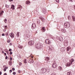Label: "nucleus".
<instances>
[{"label": "nucleus", "instance_id": "obj_12", "mask_svg": "<svg viewBox=\"0 0 75 75\" xmlns=\"http://www.w3.org/2000/svg\"><path fill=\"white\" fill-rule=\"evenodd\" d=\"M72 18L73 21H75V16H73L72 17Z\"/></svg>", "mask_w": 75, "mask_h": 75}, {"label": "nucleus", "instance_id": "obj_41", "mask_svg": "<svg viewBox=\"0 0 75 75\" xmlns=\"http://www.w3.org/2000/svg\"><path fill=\"white\" fill-rule=\"evenodd\" d=\"M5 6L6 7H9V6L8 5H6Z\"/></svg>", "mask_w": 75, "mask_h": 75}, {"label": "nucleus", "instance_id": "obj_6", "mask_svg": "<svg viewBox=\"0 0 75 75\" xmlns=\"http://www.w3.org/2000/svg\"><path fill=\"white\" fill-rule=\"evenodd\" d=\"M35 27H36V24L34 23H33L32 25V29H34Z\"/></svg>", "mask_w": 75, "mask_h": 75}, {"label": "nucleus", "instance_id": "obj_34", "mask_svg": "<svg viewBox=\"0 0 75 75\" xmlns=\"http://www.w3.org/2000/svg\"><path fill=\"white\" fill-rule=\"evenodd\" d=\"M6 35L7 36H8V32H6Z\"/></svg>", "mask_w": 75, "mask_h": 75}, {"label": "nucleus", "instance_id": "obj_4", "mask_svg": "<svg viewBox=\"0 0 75 75\" xmlns=\"http://www.w3.org/2000/svg\"><path fill=\"white\" fill-rule=\"evenodd\" d=\"M57 64L56 63V62H54L52 64V68H55L57 67Z\"/></svg>", "mask_w": 75, "mask_h": 75}, {"label": "nucleus", "instance_id": "obj_60", "mask_svg": "<svg viewBox=\"0 0 75 75\" xmlns=\"http://www.w3.org/2000/svg\"><path fill=\"white\" fill-rule=\"evenodd\" d=\"M74 9L75 10V5L74 6Z\"/></svg>", "mask_w": 75, "mask_h": 75}, {"label": "nucleus", "instance_id": "obj_43", "mask_svg": "<svg viewBox=\"0 0 75 75\" xmlns=\"http://www.w3.org/2000/svg\"><path fill=\"white\" fill-rule=\"evenodd\" d=\"M56 1L57 3H58L59 1V0H56Z\"/></svg>", "mask_w": 75, "mask_h": 75}, {"label": "nucleus", "instance_id": "obj_10", "mask_svg": "<svg viewBox=\"0 0 75 75\" xmlns=\"http://www.w3.org/2000/svg\"><path fill=\"white\" fill-rule=\"evenodd\" d=\"M64 44L65 46H67V45H68V41L66 40H65L64 41Z\"/></svg>", "mask_w": 75, "mask_h": 75}, {"label": "nucleus", "instance_id": "obj_29", "mask_svg": "<svg viewBox=\"0 0 75 75\" xmlns=\"http://www.w3.org/2000/svg\"><path fill=\"white\" fill-rule=\"evenodd\" d=\"M5 23H7V19H5L4 20Z\"/></svg>", "mask_w": 75, "mask_h": 75}, {"label": "nucleus", "instance_id": "obj_37", "mask_svg": "<svg viewBox=\"0 0 75 75\" xmlns=\"http://www.w3.org/2000/svg\"><path fill=\"white\" fill-rule=\"evenodd\" d=\"M16 72H13V75H16Z\"/></svg>", "mask_w": 75, "mask_h": 75}, {"label": "nucleus", "instance_id": "obj_1", "mask_svg": "<svg viewBox=\"0 0 75 75\" xmlns=\"http://www.w3.org/2000/svg\"><path fill=\"white\" fill-rule=\"evenodd\" d=\"M64 27L66 28H69L70 27V23L68 22H66L64 23Z\"/></svg>", "mask_w": 75, "mask_h": 75}, {"label": "nucleus", "instance_id": "obj_35", "mask_svg": "<svg viewBox=\"0 0 75 75\" xmlns=\"http://www.w3.org/2000/svg\"><path fill=\"white\" fill-rule=\"evenodd\" d=\"M7 26H5V29H7Z\"/></svg>", "mask_w": 75, "mask_h": 75}, {"label": "nucleus", "instance_id": "obj_44", "mask_svg": "<svg viewBox=\"0 0 75 75\" xmlns=\"http://www.w3.org/2000/svg\"><path fill=\"white\" fill-rule=\"evenodd\" d=\"M64 62H67V61H66V59H64Z\"/></svg>", "mask_w": 75, "mask_h": 75}, {"label": "nucleus", "instance_id": "obj_47", "mask_svg": "<svg viewBox=\"0 0 75 75\" xmlns=\"http://www.w3.org/2000/svg\"><path fill=\"white\" fill-rule=\"evenodd\" d=\"M12 57H10V61H12Z\"/></svg>", "mask_w": 75, "mask_h": 75}, {"label": "nucleus", "instance_id": "obj_13", "mask_svg": "<svg viewBox=\"0 0 75 75\" xmlns=\"http://www.w3.org/2000/svg\"><path fill=\"white\" fill-rule=\"evenodd\" d=\"M49 60H50V58H49V57H46V58L45 59V61H49Z\"/></svg>", "mask_w": 75, "mask_h": 75}, {"label": "nucleus", "instance_id": "obj_11", "mask_svg": "<svg viewBox=\"0 0 75 75\" xmlns=\"http://www.w3.org/2000/svg\"><path fill=\"white\" fill-rule=\"evenodd\" d=\"M9 35L11 37H14V34L13 33H11Z\"/></svg>", "mask_w": 75, "mask_h": 75}, {"label": "nucleus", "instance_id": "obj_5", "mask_svg": "<svg viewBox=\"0 0 75 75\" xmlns=\"http://www.w3.org/2000/svg\"><path fill=\"white\" fill-rule=\"evenodd\" d=\"M72 62H69L68 63H67L66 64V67H70V65H72Z\"/></svg>", "mask_w": 75, "mask_h": 75}, {"label": "nucleus", "instance_id": "obj_20", "mask_svg": "<svg viewBox=\"0 0 75 75\" xmlns=\"http://www.w3.org/2000/svg\"><path fill=\"white\" fill-rule=\"evenodd\" d=\"M28 37H27L26 38V39H27V40H29V39H30V35H28Z\"/></svg>", "mask_w": 75, "mask_h": 75}, {"label": "nucleus", "instance_id": "obj_3", "mask_svg": "<svg viewBox=\"0 0 75 75\" xmlns=\"http://www.w3.org/2000/svg\"><path fill=\"white\" fill-rule=\"evenodd\" d=\"M47 71V69L45 68H42L41 69V72L42 73H45Z\"/></svg>", "mask_w": 75, "mask_h": 75}, {"label": "nucleus", "instance_id": "obj_62", "mask_svg": "<svg viewBox=\"0 0 75 75\" xmlns=\"http://www.w3.org/2000/svg\"><path fill=\"white\" fill-rule=\"evenodd\" d=\"M1 71H0V75H1Z\"/></svg>", "mask_w": 75, "mask_h": 75}, {"label": "nucleus", "instance_id": "obj_48", "mask_svg": "<svg viewBox=\"0 0 75 75\" xmlns=\"http://www.w3.org/2000/svg\"><path fill=\"white\" fill-rule=\"evenodd\" d=\"M12 71H14L15 70V69H14V68H13L12 69Z\"/></svg>", "mask_w": 75, "mask_h": 75}, {"label": "nucleus", "instance_id": "obj_24", "mask_svg": "<svg viewBox=\"0 0 75 75\" xmlns=\"http://www.w3.org/2000/svg\"><path fill=\"white\" fill-rule=\"evenodd\" d=\"M72 74H71V72H68L67 73V75H71Z\"/></svg>", "mask_w": 75, "mask_h": 75}, {"label": "nucleus", "instance_id": "obj_39", "mask_svg": "<svg viewBox=\"0 0 75 75\" xmlns=\"http://www.w3.org/2000/svg\"><path fill=\"white\" fill-rule=\"evenodd\" d=\"M37 23L38 24H40V20H39L38 21H37Z\"/></svg>", "mask_w": 75, "mask_h": 75}, {"label": "nucleus", "instance_id": "obj_15", "mask_svg": "<svg viewBox=\"0 0 75 75\" xmlns=\"http://www.w3.org/2000/svg\"><path fill=\"white\" fill-rule=\"evenodd\" d=\"M29 62L30 63H33L34 62V61L31 59L29 60Z\"/></svg>", "mask_w": 75, "mask_h": 75}, {"label": "nucleus", "instance_id": "obj_2", "mask_svg": "<svg viewBox=\"0 0 75 75\" xmlns=\"http://www.w3.org/2000/svg\"><path fill=\"white\" fill-rule=\"evenodd\" d=\"M34 44V42L33 40L29 41L28 42L29 45H33Z\"/></svg>", "mask_w": 75, "mask_h": 75}, {"label": "nucleus", "instance_id": "obj_46", "mask_svg": "<svg viewBox=\"0 0 75 75\" xmlns=\"http://www.w3.org/2000/svg\"><path fill=\"white\" fill-rule=\"evenodd\" d=\"M13 54V52H11L10 53V55H11Z\"/></svg>", "mask_w": 75, "mask_h": 75}, {"label": "nucleus", "instance_id": "obj_59", "mask_svg": "<svg viewBox=\"0 0 75 75\" xmlns=\"http://www.w3.org/2000/svg\"><path fill=\"white\" fill-rule=\"evenodd\" d=\"M10 65H11V63H9Z\"/></svg>", "mask_w": 75, "mask_h": 75}, {"label": "nucleus", "instance_id": "obj_26", "mask_svg": "<svg viewBox=\"0 0 75 75\" xmlns=\"http://www.w3.org/2000/svg\"><path fill=\"white\" fill-rule=\"evenodd\" d=\"M61 30L62 33H65V30H64V29H62Z\"/></svg>", "mask_w": 75, "mask_h": 75}, {"label": "nucleus", "instance_id": "obj_7", "mask_svg": "<svg viewBox=\"0 0 75 75\" xmlns=\"http://www.w3.org/2000/svg\"><path fill=\"white\" fill-rule=\"evenodd\" d=\"M45 42L46 44H50L51 42L50 40L48 39H47L46 40Z\"/></svg>", "mask_w": 75, "mask_h": 75}, {"label": "nucleus", "instance_id": "obj_36", "mask_svg": "<svg viewBox=\"0 0 75 75\" xmlns=\"http://www.w3.org/2000/svg\"><path fill=\"white\" fill-rule=\"evenodd\" d=\"M19 65H22V63H21V62H19Z\"/></svg>", "mask_w": 75, "mask_h": 75}, {"label": "nucleus", "instance_id": "obj_38", "mask_svg": "<svg viewBox=\"0 0 75 75\" xmlns=\"http://www.w3.org/2000/svg\"><path fill=\"white\" fill-rule=\"evenodd\" d=\"M61 40L60 39V41H62V40H63V38H62V37H61Z\"/></svg>", "mask_w": 75, "mask_h": 75}, {"label": "nucleus", "instance_id": "obj_32", "mask_svg": "<svg viewBox=\"0 0 75 75\" xmlns=\"http://www.w3.org/2000/svg\"><path fill=\"white\" fill-rule=\"evenodd\" d=\"M51 75H56V74L55 73H52Z\"/></svg>", "mask_w": 75, "mask_h": 75}, {"label": "nucleus", "instance_id": "obj_52", "mask_svg": "<svg viewBox=\"0 0 75 75\" xmlns=\"http://www.w3.org/2000/svg\"><path fill=\"white\" fill-rule=\"evenodd\" d=\"M13 0H9V1L11 2V1H13Z\"/></svg>", "mask_w": 75, "mask_h": 75}, {"label": "nucleus", "instance_id": "obj_14", "mask_svg": "<svg viewBox=\"0 0 75 75\" xmlns=\"http://www.w3.org/2000/svg\"><path fill=\"white\" fill-rule=\"evenodd\" d=\"M41 30L42 32H44V31H45V27H42L41 29Z\"/></svg>", "mask_w": 75, "mask_h": 75}, {"label": "nucleus", "instance_id": "obj_51", "mask_svg": "<svg viewBox=\"0 0 75 75\" xmlns=\"http://www.w3.org/2000/svg\"><path fill=\"white\" fill-rule=\"evenodd\" d=\"M6 67V65H4L3 66V68H5V67Z\"/></svg>", "mask_w": 75, "mask_h": 75}, {"label": "nucleus", "instance_id": "obj_58", "mask_svg": "<svg viewBox=\"0 0 75 75\" xmlns=\"http://www.w3.org/2000/svg\"><path fill=\"white\" fill-rule=\"evenodd\" d=\"M10 72H12V70H10Z\"/></svg>", "mask_w": 75, "mask_h": 75}, {"label": "nucleus", "instance_id": "obj_8", "mask_svg": "<svg viewBox=\"0 0 75 75\" xmlns=\"http://www.w3.org/2000/svg\"><path fill=\"white\" fill-rule=\"evenodd\" d=\"M11 10H15V6L14 5H12L11 6L10 8Z\"/></svg>", "mask_w": 75, "mask_h": 75}, {"label": "nucleus", "instance_id": "obj_21", "mask_svg": "<svg viewBox=\"0 0 75 75\" xmlns=\"http://www.w3.org/2000/svg\"><path fill=\"white\" fill-rule=\"evenodd\" d=\"M19 33H20V32H17V33L16 36H17V37H19Z\"/></svg>", "mask_w": 75, "mask_h": 75}, {"label": "nucleus", "instance_id": "obj_61", "mask_svg": "<svg viewBox=\"0 0 75 75\" xmlns=\"http://www.w3.org/2000/svg\"><path fill=\"white\" fill-rule=\"evenodd\" d=\"M4 75H7V74L5 73L4 74Z\"/></svg>", "mask_w": 75, "mask_h": 75}, {"label": "nucleus", "instance_id": "obj_53", "mask_svg": "<svg viewBox=\"0 0 75 75\" xmlns=\"http://www.w3.org/2000/svg\"><path fill=\"white\" fill-rule=\"evenodd\" d=\"M18 73H20V72H21L20 70H19L18 71Z\"/></svg>", "mask_w": 75, "mask_h": 75}, {"label": "nucleus", "instance_id": "obj_57", "mask_svg": "<svg viewBox=\"0 0 75 75\" xmlns=\"http://www.w3.org/2000/svg\"><path fill=\"white\" fill-rule=\"evenodd\" d=\"M4 55H5V56L6 55V53H4Z\"/></svg>", "mask_w": 75, "mask_h": 75}, {"label": "nucleus", "instance_id": "obj_50", "mask_svg": "<svg viewBox=\"0 0 75 75\" xmlns=\"http://www.w3.org/2000/svg\"><path fill=\"white\" fill-rule=\"evenodd\" d=\"M9 45H12V43H9Z\"/></svg>", "mask_w": 75, "mask_h": 75}, {"label": "nucleus", "instance_id": "obj_18", "mask_svg": "<svg viewBox=\"0 0 75 75\" xmlns=\"http://www.w3.org/2000/svg\"><path fill=\"white\" fill-rule=\"evenodd\" d=\"M43 13L44 14H45V13H46V10L43 9Z\"/></svg>", "mask_w": 75, "mask_h": 75}, {"label": "nucleus", "instance_id": "obj_23", "mask_svg": "<svg viewBox=\"0 0 75 75\" xmlns=\"http://www.w3.org/2000/svg\"><path fill=\"white\" fill-rule=\"evenodd\" d=\"M61 50L62 52H64L65 51V50L63 48H61Z\"/></svg>", "mask_w": 75, "mask_h": 75}, {"label": "nucleus", "instance_id": "obj_55", "mask_svg": "<svg viewBox=\"0 0 75 75\" xmlns=\"http://www.w3.org/2000/svg\"><path fill=\"white\" fill-rule=\"evenodd\" d=\"M9 63H11V61H9Z\"/></svg>", "mask_w": 75, "mask_h": 75}, {"label": "nucleus", "instance_id": "obj_28", "mask_svg": "<svg viewBox=\"0 0 75 75\" xmlns=\"http://www.w3.org/2000/svg\"><path fill=\"white\" fill-rule=\"evenodd\" d=\"M24 62V63H25V64H26L27 63V60L26 59H25Z\"/></svg>", "mask_w": 75, "mask_h": 75}, {"label": "nucleus", "instance_id": "obj_27", "mask_svg": "<svg viewBox=\"0 0 75 75\" xmlns=\"http://www.w3.org/2000/svg\"><path fill=\"white\" fill-rule=\"evenodd\" d=\"M59 70H60V71H61L62 70V68L61 67H59Z\"/></svg>", "mask_w": 75, "mask_h": 75}, {"label": "nucleus", "instance_id": "obj_45", "mask_svg": "<svg viewBox=\"0 0 75 75\" xmlns=\"http://www.w3.org/2000/svg\"><path fill=\"white\" fill-rule=\"evenodd\" d=\"M11 51H12V50H11V49H9V51H10V52Z\"/></svg>", "mask_w": 75, "mask_h": 75}, {"label": "nucleus", "instance_id": "obj_31", "mask_svg": "<svg viewBox=\"0 0 75 75\" xmlns=\"http://www.w3.org/2000/svg\"><path fill=\"white\" fill-rule=\"evenodd\" d=\"M1 14H2V15L3 14V13H4V11H1V13H0Z\"/></svg>", "mask_w": 75, "mask_h": 75}, {"label": "nucleus", "instance_id": "obj_54", "mask_svg": "<svg viewBox=\"0 0 75 75\" xmlns=\"http://www.w3.org/2000/svg\"><path fill=\"white\" fill-rule=\"evenodd\" d=\"M69 17H70V16H68V19L69 20Z\"/></svg>", "mask_w": 75, "mask_h": 75}, {"label": "nucleus", "instance_id": "obj_25", "mask_svg": "<svg viewBox=\"0 0 75 75\" xmlns=\"http://www.w3.org/2000/svg\"><path fill=\"white\" fill-rule=\"evenodd\" d=\"M18 47L19 48H21V49H22V48H23V46L20 45L18 46Z\"/></svg>", "mask_w": 75, "mask_h": 75}, {"label": "nucleus", "instance_id": "obj_49", "mask_svg": "<svg viewBox=\"0 0 75 75\" xmlns=\"http://www.w3.org/2000/svg\"><path fill=\"white\" fill-rule=\"evenodd\" d=\"M7 58H8V57H7V56H6V57H5V59H7Z\"/></svg>", "mask_w": 75, "mask_h": 75}, {"label": "nucleus", "instance_id": "obj_33", "mask_svg": "<svg viewBox=\"0 0 75 75\" xmlns=\"http://www.w3.org/2000/svg\"><path fill=\"white\" fill-rule=\"evenodd\" d=\"M7 42L8 43H9V42H10V40H8L7 41Z\"/></svg>", "mask_w": 75, "mask_h": 75}, {"label": "nucleus", "instance_id": "obj_30", "mask_svg": "<svg viewBox=\"0 0 75 75\" xmlns=\"http://www.w3.org/2000/svg\"><path fill=\"white\" fill-rule=\"evenodd\" d=\"M41 20L43 22H44V20H45V19L44 18L42 19Z\"/></svg>", "mask_w": 75, "mask_h": 75}, {"label": "nucleus", "instance_id": "obj_63", "mask_svg": "<svg viewBox=\"0 0 75 75\" xmlns=\"http://www.w3.org/2000/svg\"><path fill=\"white\" fill-rule=\"evenodd\" d=\"M1 15H2V14L0 13V17H1Z\"/></svg>", "mask_w": 75, "mask_h": 75}, {"label": "nucleus", "instance_id": "obj_9", "mask_svg": "<svg viewBox=\"0 0 75 75\" xmlns=\"http://www.w3.org/2000/svg\"><path fill=\"white\" fill-rule=\"evenodd\" d=\"M37 48L41 49V48H42V46L41 45H38L37 46Z\"/></svg>", "mask_w": 75, "mask_h": 75}, {"label": "nucleus", "instance_id": "obj_17", "mask_svg": "<svg viewBox=\"0 0 75 75\" xmlns=\"http://www.w3.org/2000/svg\"><path fill=\"white\" fill-rule=\"evenodd\" d=\"M30 3V2L28 1H26V4H29Z\"/></svg>", "mask_w": 75, "mask_h": 75}, {"label": "nucleus", "instance_id": "obj_22", "mask_svg": "<svg viewBox=\"0 0 75 75\" xmlns=\"http://www.w3.org/2000/svg\"><path fill=\"white\" fill-rule=\"evenodd\" d=\"M36 41H40V37H38L36 39Z\"/></svg>", "mask_w": 75, "mask_h": 75}, {"label": "nucleus", "instance_id": "obj_42", "mask_svg": "<svg viewBox=\"0 0 75 75\" xmlns=\"http://www.w3.org/2000/svg\"><path fill=\"white\" fill-rule=\"evenodd\" d=\"M5 35L4 33H3L2 34V36H5Z\"/></svg>", "mask_w": 75, "mask_h": 75}, {"label": "nucleus", "instance_id": "obj_64", "mask_svg": "<svg viewBox=\"0 0 75 75\" xmlns=\"http://www.w3.org/2000/svg\"><path fill=\"white\" fill-rule=\"evenodd\" d=\"M3 31H4V32H5L6 31V30H3Z\"/></svg>", "mask_w": 75, "mask_h": 75}, {"label": "nucleus", "instance_id": "obj_56", "mask_svg": "<svg viewBox=\"0 0 75 75\" xmlns=\"http://www.w3.org/2000/svg\"><path fill=\"white\" fill-rule=\"evenodd\" d=\"M6 68V69H8V67H6V68Z\"/></svg>", "mask_w": 75, "mask_h": 75}, {"label": "nucleus", "instance_id": "obj_40", "mask_svg": "<svg viewBox=\"0 0 75 75\" xmlns=\"http://www.w3.org/2000/svg\"><path fill=\"white\" fill-rule=\"evenodd\" d=\"M4 71H6V68H5L4 69Z\"/></svg>", "mask_w": 75, "mask_h": 75}, {"label": "nucleus", "instance_id": "obj_16", "mask_svg": "<svg viewBox=\"0 0 75 75\" xmlns=\"http://www.w3.org/2000/svg\"><path fill=\"white\" fill-rule=\"evenodd\" d=\"M74 61V59H71V60H70L69 62H71V64Z\"/></svg>", "mask_w": 75, "mask_h": 75}, {"label": "nucleus", "instance_id": "obj_19", "mask_svg": "<svg viewBox=\"0 0 75 75\" xmlns=\"http://www.w3.org/2000/svg\"><path fill=\"white\" fill-rule=\"evenodd\" d=\"M70 50H71V47H69L67 48V51H69Z\"/></svg>", "mask_w": 75, "mask_h": 75}]
</instances>
